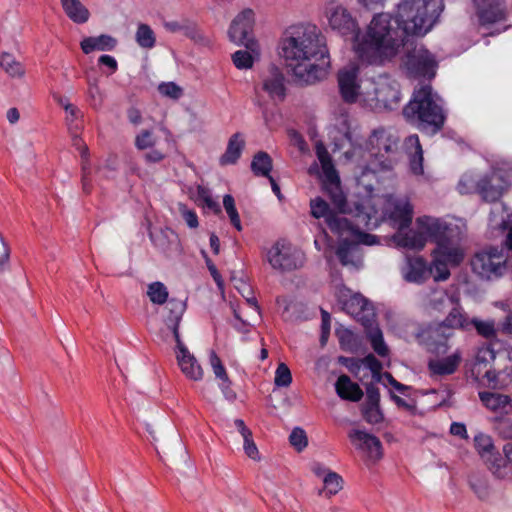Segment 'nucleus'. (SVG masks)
Segmentation results:
<instances>
[{
  "label": "nucleus",
  "mask_w": 512,
  "mask_h": 512,
  "mask_svg": "<svg viewBox=\"0 0 512 512\" xmlns=\"http://www.w3.org/2000/svg\"><path fill=\"white\" fill-rule=\"evenodd\" d=\"M443 9V0H402L394 16L376 14L357 45L358 57L372 65L391 60L401 45H411L413 38L429 32Z\"/></svg>",
  "instance_id": "nucleus-1"
},
{
  "label": "nucleus",
  "mask_w": 512,
  "mask_h": 512,
  "mask_svg": "<svg viewBox=\"0 0 512 512\" xmlns=\"http://www.w3.org/2000/svg\"><path fill=\"white\" fill-rule=\"evenodd\" d=\"M282 56L299 85L323 80L330 67L325 36L310 23L289 27L282 41Z\"/></svg>",
  "instance_id": "nucleus-2"
},
{
  "label": "nucleus",
  "mask_w": 512,
  "mask_h": 512,
  "mask_svg": "<svg viewBox=\"0 0 512 512\" xmlns=\"http://www.w3.org/2000/svg\"><path fill=\"white\" fill-rule=\"evenodd\" d=\"M406 121L427 135H435L442 130L446 115L432 93L430 85L414 90L411 100L403 108Z\"/></svg>",
  "instance_id": "nucleus-3"
},
{
  "label": "nucleus",
  "mask_w": 512,
  "mask_h": 512,
  "mask_svg": "<svg viewBox=\"0 0 512 512\" xmlns=\"http://www.w3.org/2000/svg\"><path fill=\"white\" fill-rule=\"evenodd\" d=\"M311 215L316 218H324L326 225L332 233L339 236L345 234L360 235L361 242L367 245H372L376 242V236L368 233H360L359 226L364 225L367 229H372L377 226V219L372 223V216L370 213L364 211L363 206L356 207V220L357 223L353 224L347 218L343 217L341 213H336L330 205L321 197H316L310 201Z\"/></svg>",
  "instance_id": "nucleus-4"
},
{
  "label": "nucleus",
  "mask_w": 512,
  "mask_h": 512,
  "mask_svg": "<svg viewBox=\"0 0 512 512\" xmlns=\"http://www.w3.org/2000/svg\"><path fill=\"white\" fill-rule=\"evenodd\" d=\"M369 145L375 149L374 159L366 166V170L376 173L378 171H389L393 168L394 160L384 157L382 152L393 154L398 150L399 138L384 128L375 129L369 137Z\"/></svg>",
  "instance_id": "nucleus-5"
},
{
  "label": "nucleus",
  "mask_w": 512,
  "mask_h": 512,
  "mask_svg": "<svg viewBox=\"0 0 512 512\" xmlns=\"http://www.w3.org/2000/svg\"><path fill=\"white\" fill-rule=\"evenodd\" d=\"M405 51L404 65L407 73L413 78H425L431 80L436 75L438 63L435 56L423 45H417L415 38L413 44H403L400 48Z\"/></svg>",
  "instance_id": "nucleus-6"
},
{
  "label": "nucleus",
  "mask_w": 512,
  "mask_h": 512,
  "mask_svg": "<svg viewBox=\"0 0 512 512\" xmlns=\"http://www.w3.org/2000/svg\"><path fill=\"white\" fill-rule=\"evenodd\" d=\"M470 264L481 279H496L507 271V254H504V248L489 247L475 253Z\"/></svg>",
  "instance_id": "nucleus-7"
},
{
  "label": "nucleus",
  "mask_w": 512,
  "mask_h": 512,
  "mask_svg": "<svg viewBox=\"0 0 512 512\" xmlns=\"http://www.w3.org/2000/svg\"><path fill=\"white\" fill-rule=\"evenodd\" d=\"M317 156L323 171V189L334 206L332 210L341 214L350 212L346 196L341 189L339 175L334 167L331 156L325 149L318 150Z\"/></svg>",
  "instance_id": "nucleus-8"
},
{
  "label": "nucleus",
  "mask_w": 512,
  "mask_h": 512,
  "mask_svg": "<svg viewBox=\"0 0 512 512\" xmlns=\"http://www.w3.org/2000/svg\"><path fill=\"white\" fill-rule=\"evenodd\" d=\"M325 15L333 31L338 32L342 36H350L352 39L357 40V43L362 41V39L358 40L360 28L356 19L342 4L335 1L328 2L325 7ZM357 45H355L356 51Z\"/></svg>",
  "instance_id": "nucleus-9"
},
{
  "label": "nucleus",
  "mask_w": 512,
  "mask_h": 512,
  "mask_svg": "<svg viewBox=\"0 0 512 512\" xmlns=\"http://www.w3.org/2000/svg\"><path fill=\"white\" fill-rule=\"evenodd\" d=\"M267 261L271 267L280 272H291L304 264V255L301 251L277 241L267 251Z\"/></svg>",
  "instance_id": "nucleus-10"
},
{
  "label": "nucleus",
  "mask_w": 512,
  "mask_h": 512,
  "mask_svg": "<svg viewBox=\"0 0 512 512\" xmlns=\"http://www.w3.org/2000/svg\"><path fill=\"white\" fill-rule=\"evenodd\" d=\"M254 12L251 9H245L239 13L232 21L228 36L230 41L237 45H243L253 53L258 52V43L250 34L254 27Z\"/></svg>",
  "instance_id": "nucleus-11"
},
{
  "label": "nucleus",
  "mask_w": 512,
  "mask_h": 512,
  "mask_svg": "<svg viewBox=\"0 0 512 512\" xmlns=\"http://www.w3.org/2000/svg\"><path fill=\"white\" fill-rule=\"evenodd\" d=\"M509 183L501 170H492L476 181L475 193L488 203H494L501 199L508 190Z\"/></svg>",
  "instance_id": "nucleus-12"
},
{
  "label": "nucleus",
  "mask_w": 512,
  "mask_h": 512,
  "mask_svg": "<svg viewBox=\"0 0 512 512\" xmlns=\"http://www.w3.org/2000/svg\"><path fill=\"white\" fill-rule=\"evenodd\" d=\"M417 227L426 234L427 240L435 242L437 247L453 241L457 236L458 228L441 219L423 216L417 219Z\"/></svg>",
  "instance_id": "nucleus-13"
},
{
  "label": "nucleus",
  "mask_w": 512,
  "mask_h": 512,
  "mask_svg": "<svg viewBox=\"0 0 512 512\" xmlns=\"http://www.w3.org/2000/svg\"><path fill=\"white\" fill-rule=\"evenodd\" d=\"M446 330H444L438 323H431L426 328L422 329L417 338L419 343L425 349L436 356L444 355L449 350L448 340L451 338Z\"/></svg>",
  "instance_id": "nucleus-14"
},
{
  "label": "nucleus",
  "mask_w": 512,
  "mask_h": 512,
  "mask_svg": "<svg viewBox=\"0 0 512 512\" xmlns=\"http://www.w3.org/2000/svg\"><path fill=\"white\" fill-rule=\"evenodd\" d=\"M475 447L481 457L485 460L489 470L499 479L505 478V459L495 450L492 438L488 435L479 434L474 438Z\"/></svg>",
  "instance_id": "nucleus-15"
},
{
  "label": "nucleus",
  "mask_w": 512,
  "mask_h": 512,
  "mask_svg": "<svg viewBox=\"0 0 512 512\" xmlns=\"http://www.w3.org/2000/svg\"><path fill=\"white\" fill-rule=\"evenodd\" d=\"M481 25H490L505 21L507 7L505 0H472Z\"/></svg>",
  "instance_id": "nucleus-16"
},
{
  "label": "nucleus",
  "mask_w": 512,
  "mask_h": 512,
  "mask_svg": "<svg viewBox=\"0 0 512 512\" xmlns=\"http://www.w3.org/2000/svg\"><path fill=\"white\" fill-rule=\"evenodd\" d=\"M262 90L274 102H283L286 98L287 88L282 70L275 64H270L262 74Z\"/></svg>",
  "instance_id": "nucleus-17"
},
{
  "label": "nucleus",
  "mask_w": 512,
  "mask_h": 512,
  "mask_svg": "<svg viewBox=\"0 0 512 512\" xmlns=\"http://www.w3.org/2000/svg\"><path fill=\"white\" fill-rule=\"evenodd\" d=\"M348 437L357 450L362 451L373 462L383 457V446L378 437L366 431L353 429Z\"/></svg>",
  "instance_id": "nucleus-18"
},
{
  "label": "nucleus",
  "mask_w": 512,
  "mask_h": 512,
  "mask_svg": "<svg viewBox=\"0 0 512 512\" xmlns=\"http://www.w3.org/2000/svg\"><path fill=\"white\" fill-rule=\"evenodd\" d=\"M149 237L154 246L167 257L179 255L182 251L179 236L171 228L150 229Z\"/></svg>",
  "instance_id": "nucleus-19"
},
{
  "label": "nucleus",
  "mask_w": 512,
  "mask_h": 512,
  "mask_svg": "<svg viewBox=\"0 0 512 512\" xmlns=\"http://www.w3.org/2000/svg\"><path fill=\"white\" fill-rule=\"evenodd\" d=\"M359 69L357 66H350L338 72V86L342 99L346 103H355L360 94L358 82Z\"/></svg>",
  "instance_id": "nucleus-20"
},
{
  "label": "nucleus",
  "mask_w": 512,
  "mask_h": 512,
  "mask_svg": "<svg viewBox=\"0 0 512 512\" xmlns=\"http://www.w3.org/2000/svg\"><path fill=\"white\" fill-rule=\"evenodd\" d=\"M176 359L182 373L188 379L200 381L203 378L204 371L201 365L182 340L176 342Z\"/></svg>",
  "instance_id": "nucleus-21"
},
{
  "label": "nucleus",
  "mask_w": 512,
  "mask_h": 512,
  "mask_svg": "<svg viewBox=\"0 0 512 512\" xmlns=\"http://www.w3.org/2000/svg\"><path fill=\"white\" fill-rule=\"evenodd\" d=\"M164 27L167 31L172 33H183L195 43L202 45L209 44V39L201 32L197 24L190 19L183 18L181 20L167 21L164 23Z\"/></svg>",
  "instance_id": "nucleus-22"
},
{
  "label": "nucleus",
  "mask_w": 512,
  "mask_h": 512,
  "mask_svg": "<svg viewBox=\"0 0 512 512\" xmlns=\"http://www.w3.org/2000/svg\"><path fill=\"white\" fill-rule=\"evenodd\" d=\"M402 272L404 279L413 283H423L431 276V270L423 257L407 258Z\"/></svg>",
  "instance_id": "nucleus-23"
},
{
  "label": "nucleus",
  "mask_w": 512,
  "mask_h": 512,
  "mask_svg": "<svg viewBox=\"0 0 512 512\" xmlns=\"http://www.w3.org/2000/svg\"><path fill=\"white\" fill-rule=\"evenodd\" d=\"M166 309L168 310V315L165 318V324L172 331L175 342L180 341L179 324L186 310V302L171 298L167 302Z\"/></svg>",
  "instance_id": "nucleus-24"
},
{
  "label": "nucleus",
  "mask_w": 512,
  "mask_h": 512,
  "mask_svg": "<svg viewBox=\"0 0 512 512\" xmlns=\"http://www.w3.org/2000/svg\"><path fill=\"white\" fill-rule=\"evenodd\" d=\"M344 306L347 312L358 317L364 326L373 321V309L367 299L361 295L352 296Z\"/></svg>",
  "instance_id": "nucleus-25"
},
{
  "label": "nucleus",
  "mask_w": 512,
  "mask_h": 512,
  "mask_svg": "<svg viewBox=\"0 0 512 512\" xmlns=\"http://www.w3.org/2000/svg\"><path fill=\"white\" fill-rule=\"evenodd\" d=\"M504 355L505 359L509 361V365L504 369H489L485 371L484 377L487 379L489 387L493 389H502L504 388L510 381L512 377V351H507L504 354H500V356Z\"/></svg>",
  "instance_id": "nucleus-26"
},
{
  "label": "nucleus",
  "mask_w": 512,
  "mask_h": 512,
  "mask_svg": "<svg viewBox=\"0 0 512 512\" xmlns=\"http://www.w3.org/2000/svg\"><path fill=\"white\" fill-rule=\"evenodd\" d=\"M359 245L354 241L343 239L339 242L335 254L343 266L358 268L361 259L358 256Z\"/></svg>",
  "instance_id": "nucleus-27"
},
{
  "label": "nucleus",
  "mask_w": 512,
  "mask_h": 512,
  "mask_svg": "<svg viewBox=\"0 0 512 512\" xmlns=\"http://www.w3.org/2000/svg\"><path fill=\"white\" fill-rule=\"evenodd\" d=\"M335 390L341 399L352 402L360 401L364 395L360 386L353 382L346 374H342L338 377L335 383Z\"/></svg>",
  "instance_id": "nucleus-28"
},
{
  "label": "nucleus",
  "mask_w": 512,
  "mask_h": 512,
  "mask_svg": "<svg viewBox=\"0 0 512 512\" xmlns=\"http://www.w3.org/2000/svg\"><path fill=\"white\" fill-rule=\"evenodd\" d=\"M482 403L490 410L509 414L512 411V399L508 395L493 392H479Z\"/></svg>",
  "instance_id": "nucleus-29"
},
{
  "label": "nucleus",
  "mask_w": 512,
  "mask_h": 512,
  "mask_svg": "<svg viewBox=\"0 0 512 512\" xmlns=\"http://www.w3.org/2000/svg\"><path fill=\"white\" fill-rule=\"evenodd\" d=\"M460 362L461 355L456 352L442 359L429 360L428 369L432 375H451L457 370Z\"/></svg>",
  "instance_id": "nucleus-30"
},
{
  "label": "nucleus",
  "mask_w": 512,
  "mask_h": 512,
  "mask_svg": "<svg viewBox=\"0 0 512 512\" xmlns=\"http://www.w3.org/2000/svg\"><path fill=\"white\" fill-rule=\"evenodd\" d=\"M375 98L377 102L384 107L392 109L401 99V93L398 85L394 83H382L375 89Z\"/></svg>",
  "instance_id": "nucleus-31"
},
{
  "label": "nucleus",
  "mask_w": 512,
  "mask_h": 512,
  "mask_svg": "<svg viewBox=\"0 0 512 512\" xmlns=\"http://www.w3.org/2000/svg\"><path fill=\"white\" fill-rule=\"evenodd\" d=\"M245 147V141L241 133L233 134L228 141L225 153L220 157L219 163L221 166L233 165L240 158L242 151Z\"/></svg>",
  "instance_id": "nucleus-32"
},
{
  "label": "nucleus",
  "mask_w": 512,
  "mask_h": 512,
  "mask_svg": "<svg viewBox=\"0 0 512 512\" xmlns=\"http://www.w3.org/2000/svg\"><path fill=\"white\" fill-rule=\"evenodd\" d=\"M457 237L453 238V241L444 243L439 247H436L434 253L441 257L445 262L451 266H459L464 260V251L458 245H456Z\"/></svg>",
  "instance_id": "nucleus-33"
},
{
  "label": "nucleus",
  "mask_w": 512,
  "mask_h": 512,
  "mask_svg": "<svg viewBox=\"0 0 512 512\" xmlns=\"http://www.w3.org/2000/svg\"><path fill=\"white\" fill-rule=\"evenodd\" d=\"M81 49L85 54L92 51H111L117 45V40L110 35L102 34L98 37H87L81 41Z\"/></svg>",
  "instance_id": "nucleus-34"
},
{
  "label": "nucleus",
  "mask_w": 512,
  "mask_h": 512,
  "mask_svg": "<svg viewBox=\"0 0 512 512\" xmlns=\"http://www.w3.org/2000/svg\"><path fill=\"white\" fill-rule=\"evenodd\" d=\"M437 323L452 336L457 328L469 331L468 317L458 308H453L442 322Z\"/></svg>",
  "instance_id": "nucleus-35"
},
{
  "label": "nucleus",
  "mask_w": 512,
  "mask_h": 512,
  "mask_svg": "<svg viewBox=\"0 0 512 512\" xmlns=\"http://www.w3.org/2000/svg\"><path fill=\"white\" fill-rule=\"evenodd\" d=\"M66 15L75 23L82 24L88 21L90 13L80 0H61Z\"/></svg>",
  "instance_id": "nucleus-36"
},
{
  "label": "nucleus",
  "mask_w": 512,
  "mask_h": 512,
  "mask_svg": "<svg viewBox=\"0 0 512 512\" xmlns=\"http://www.w3.org/2000/svg\"><path fill=\"white\" fill-rule=\"evenodd\" d=\"M251 170L255 176L269 177L273 168L271 156L265 151H258L252 159Z\"/></svg>",
  "instance_id": "nucleus-37"
},
{
  "label": "nucleus",
  "mask_w": 512,
  "mask_h": 512,
  "mask_svg": "<svg viewBox=\"0 0 512 512\" xmlns=\"http://www.w3.org/2000/svg\"><path fill=\"white\" fill-rule=\"evenodd\" d=\"M389 219L399 228H406L412 222V208L408 203H397L389 213Z\"/></svg>",
  "instance_id": "nucleus-38"
},
{
  "label": "nucleus",
  "mask_w": 512,
  "mask_h": 512,
  "mask_svg": "<svg viewBox=\"0 0 512 512\" xmlns=\"http://www.w3.org/2000/svg\"><path fill=\"white\" fill-rule=\"evenodd\" d=\"M365 327L373 350L381 357L387 356L389 350L384 342L382 331L379 327L373 326V321L365 325Z\"/></svg>",
  "instance_id": "nucleus-39"
},
{
  "label": "nucleus",
  "mask_w": 512,
  "mask_h": 512,
  "mask_svg": "<svg viewBox=\"0 0 512 512\" xmlns=\"http://www.w3.org/2000/svg\"><path fill=\"white\" fill-rule=\"evenodd\" d=\"M408 141L415 146V151L410 155V169L415 175L423 174V150L417 135H412Z\"/></svg>",
  "instance_id": "nucleus-40"
},
{
  "label": "nucleus",
  "mask_w": 512,
  "mask_h": 512,
  "mask_svg": "<svg viewBox=\"0 0 512 512\" xmlns=\"http://www.w3.org/2000/svg\"><path fill=\"white\" fill-rule=\"evenodd\" d=\"M0 67L11 77H22L25 73L22 64L7 52L2 53L0 57Z\"/></svg>",
  "instance_id": "nucleus-41"
},
{
  "label": "nucleus",
  "mask_w": 512,
  "mask_h": 512,
  "mask_svg": "<svg viewBox=\"0 0 512 512\" xmlns=\"http://www.w3.org/2000/svg\"><path fill=\"white\" fill-rule=\"evenodd\" d=\"M468 322L469 330L471 329V327L475 328L477 334L486 339L495 338L497 335L495 322L493 320H480L478 318H468Z\"/></svg>",
  "instance_id": "nucleus-42"
},
{
  "label": "nucleus",
  "mask_w": 512,
  "mask_h": 512,
  "mask_svg": "<svg viewBox=\"0 0 512 512\" xmlns=\"http://www.w3.org/2000/svg\"><path fill=\"white\" fill-rule=\"evenodd\" d=\"M147 295L153 304L162 305L169 301L167 287L159 281L148 285Z\"/></svg>",
  "instance_id": "nucleus-43"
},
{
  "label": "nucleus",
  "mask_w": 512,
  "mask_h": 512,
  "mask_svg": "<svg viewBox=\"0 0 512 512\" xmlns=\"http://www.w3.org/2000/svg\"><path fill=\"white\" fill-rule=\"evenodd\" d=\"M448 263L445 262L441 257H439L436 253L433 252V261L429 270H431V275L433 276L436 282L445 281L450 277V270L448 269Z\"/></svg>",
  "instance_id": "nucleus-44"
},
{
  "label": "nucleus",
  "mask_w": 512,
  "mask_h": 512,
  "mask_svg": "<svg viewBox=\"0 0 512 512\" xmlns=\"http://www.w3.org/2000/svg\"><path fill=\"white\" fill-rule=\"evenodd\" d=\"M136 42L142 48L150 49L155 46L156 38L153 30L147 24L141 23L136 31Z\"/></svg>",
  "instance_id": "nucleus-45"
},
{
  "label": "nucleus",
  "mask_w": 512,
  "mask_h": 512,
  "mask_svg": "<svg viewBox=\"0 0 512 512\" xmlns=\"http://www.w3.org/2000/svg\"><path fill=\"white\" fill-rule=\"evenodd\" d=\"M427 241L426 234L422 229L418 228L417 231H410L406 233L402 238L401 243L404 247L420 250L425 246Z\"/></svg>",
  "instance_id": "nucleus-46"
},
{
  "label": "nucleus",
  "mask_w": 512,
  "mask_h": 512,
  "mask_svg": "<svg viewBox=\"0 0 512 512\" xmlns=\"http://www.w3.org/2000/svg\"><path fill=\"white\" fill-rule=\"evenodd\" d=\"M324 489L326 490V495L331 497L332 495L337 494L343 487L342 477L336 472L328 471L324 478Z\"/></svg>",
  "instance_id": "nucleus-47"
},
{
  "label": "nucleus",
  "mask_w": 512,
  "mask_h": 512,
  "mask_svg": "<svg viewBox=\"0 0 512 512\" xmlns=\"http://www.w3.org/2000/svg\"><path fill=\"white\" fill-rule=\"evenodd\" d=\"M253 52L247 49V51L238 50L235 53L232 54V61L236 68L238 69H250L253 66L254 58H253ZM256 55L259 54V51L255 53Z\"/></svg>",
  "instance_id": "nucleus-48"
},
{
  "label": "nucleus",
  "mask_w": 512,
  "mask_h": 512,
  "mask_svg": "<svg viewBox=\"0 0 512 512\" xmlns=\"http://www.w3.org/2000/svg\"><path fill=\"white\" fill-rule=\"evenodd\" d=\"M223 206L229 216L231 224L238 230H242L239 214L235 207L234 198L230 194H226L223 198Z\"/></svg>",
  "instance_id": "nucleus-49"
},
{
  "label": "nucleus",
  "mask_w": 512,
  "mask_h": 512,
  "mask_svg": "<svg viewBox=\"0 0 512 512\" xmlns=\"http://www.w3.org/2000/svg\"><path fill=\"white\" fill-rule=\"evenodd\" d=\"M156 144V137L152 130L143 129L135 137V147L138 150L151 149Z\"/></svg>",
  "instance_id": "nucleus-50"
},
{
  "label": "nucleus",
  "mask_w": 512,
  "mask_h": 512,
  "mask_svg": "<svg viewBox=\"0 0 512 512\" xmlns=\"http://www.w3.org/2000/svg\"><path fill=\"white\" fill-rule=\"evenodd\" d=\"M361 411L363 418L369 424H379L384 420V415L380 406L374 407L370 405H363Z\"/></svg>",
  "instance_id": "nucleus-51"
},
{
  "label": "nucleus",
  "mask_w": 512,
  "mask_h": 512,
  "mask_svg": "<svg viewBox=\"0 0 512 512\" xmlns=\"http://www.w3.org/2000/svg\"><path fill=\"white\" fill-rule=\"evenodd\" d=\"M494 428L503 439H512V420L503 416L495 417Z\"/></svg>",
  "instance_id": "nucleus-52"
},
{
  "label": "nucleus",
  "mask_w": 512,
  "mask_h": 512,
  "mask_svg": "<svg viewBox=\"0 0 512 512\" xmlns=\"http://www.w3.org/2000/svg\"><path fill=\"white\" fill-rule=\"evenodd\" d=\"M158 91L162 96L178 100L183 95V89L174 82H162L158 85Z\"/></svg>",
  "instance_id": "nucleus-53"
},
{
  "label": "nucleus",
  "mask_w": 512,
  "mask_h": 512,
  "mask_svg": "<svg viewBox=\"0 0 512 512\" xmlns=\"http://www.w3.org/2000/svg\"><path fill=\"white\" fill-rule=\"evenodd\" d=\"M291 382L292 375L289 367L283 362L279 363L275 372V385L278 387H288Z\"/></svg>",
  "instance_id": "nucleus-54"
},
{
  "label": "nucleus",
  "mask_w": 512,
  "mask_h": 512,
  "mask_svg": "<svg viewBox=\"0 0 512 512\" xmlns=\"http://www.w3.org/2000/svg\"><path fill=\"white\" fill-rule=\"evenodd\" d=\"M210 365L213 369L215 377L222 382H229V377L226 372L224 365L222 364L221 359L218 357L215 351H210Z\"/></svg>",
  "instance_id": "nucleus-55"
},
{
  "label": "nucleus",
  "mask_w": 512,
  "mask_h": 512,
  "mask_svg": "<svg viewBox=\"0 0 512 512\" xmlns=\"http://www.w3.org/2000/svg\"><path fill=\"white\" fill-rule=\"evenodd\" d=\"M290 444L298 451H302L308 445V439L305 431L300 427H295L290 436Z\"/></svg>",
  "instance_id": "nucleus-56"
},
{
  "label": "nucleus",
  "mask_w": 512,
  "mask_h": 512,
  "mask_svg": "<svg viewBox=\"0 0 512 512\" xmlns=\"http://www.w3.org/2000/svg\"><path fill=\"white\" fill-rule=\"evenodd\" d=\"M336 335L343 350L352 351L356 347L354 333L348 329H337Z\"/></svg>",
  "instance_id": "nucleus-57"
},
{
  "label": "nucleus",
  "mask_w": 512,
  "mask_h": 512,
  "mask_svg": "<svg viewBox=\"0 0 512 512\" xmlns=\"http://www.w3.org/2000/svg\"><path fill=\"white\" fill-rule=\"evenodd\" d=\"M471 489L480 499H486L489 495L488 483L485 479L474 476L469 480Z\"/></svg>",
  "instance_id": "nucleus-58"
},
{
  "label": "nucleus",
  "mask_w": 512,
  "mask_h": 512,
  "mask_svg": "<svg viewBox=\"0 0 512 512\" xmlns=\"http://www.w3.org/2000/svg\"><path fill=\"white\" fill-rule=\"evenodd\" d=\"M366 402L363 405L380 406L379 388L374 383L366 384Z\"/></svg>",
  "instance_id": "nucleus-59"
},
{
  "label": "nucleus",
  "mask_w": 512,
  "mask_h": 512,
  "mask_svg": "<svg viewBox=\"0 0 512 512\" xmlns=\"http://www.w3.org/2000/svg\"><path fill=\"white\" fill-rule=\"evenodd\" d=\"M10 262V247L0 234V272L5 271Z\"/></svg>",
  "instance_id": "nucleus-60"
},
{
  "label": "nucleus",
  "mask_w": 512,
  "mask_h": 512,
  "mask_svg": "<svg viewBox=\"0 0 512 512\" xmlns=\"http://www.w3.org/2000/svg\"><path fill=\"white\" fill-rule=\"evenodd\" d=\"M488 357L491 360H495L496 359V355H495L493 350L487 348L485 350H482V351L478 352V354L476 356V361H475V364H474V370H477V373L481 372V366L482 365H484V366L487 365V363L489 362Z\"/></svg>",
  "instance_id": "nucleus-61"
},
{
  "label": "nucleus",
  "mask_w": 512,
  "mask_h": 512,
  "mask_svg": "<svg viewBox=\"0 0 512 512\" xmlns=\"http://www.w3.org/2000/svg\"><path fill=\"white\" fill-rule=\"evenodd\" d=\"M179 211L190 228H197L198 217L193 210H189L185 204H179Z\"/></svg>",
  "instance_id": "nucleus-62"
},
{
  "label": "nucleus",
  "mask_w": 512,
  "mask_h": 512,
  "mask_svg": "<svg viewBox=\"0 0 512 512\" xmlns=\"http://www.w3.org/2000/svg\"><path fill=\"white\" fill-rule=\"evenodd\" d=\"M476 181L471 176H463L458 183V191L461 194L475 193Z\"/></svg>",
  "instance_id": "nucleus-63"
},
{
  "label": "nucleus",
  "mask_w": 512,
  "mask_h": 512,
  "mask_svg": "<svg viewBox=\"0 0 512 512\" xmlns=\"http://www.w3.org/2000/svg\"><path fill=\"white\" fill-rule=\"evenodd\" d=\"M361 364H364L372 374H377L382 370V363L373 354H368L363 359H360Z\"/></svg>",
  "instance_id": "nucleus-64"
}]
</instances>
